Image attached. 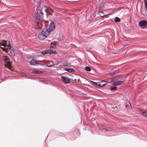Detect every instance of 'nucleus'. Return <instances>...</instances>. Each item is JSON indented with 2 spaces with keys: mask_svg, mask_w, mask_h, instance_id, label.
Segmentation results:
<instances>
[{
  "mask_svg": "<svg viewBox=\"0 0 147 147\" xmlns=\"http://www.w3.org/2000/svg\"><path fill=\"white\" fill-rule=\"evenodd\" d=\"M55 27V24L53 22H51L48 27L46 28L40 33L38 37L40 40H43L50 34V32L53 31Z\"/></svg>",
  "mask_w": 147,
  "mask_h": 147,
  "instance_id": "f257e3e1",
  "label": "nucleus"
},
{
  "mask_svg": "<svg viewBox=\"0 0 147 147\" xmlns=\"http://www.w3.org/2000/svg\"><path fill=\"white\" fill-rule=\"evenodd\" d=\"M43 8H37L36 9V16H35V22L37 23L41 22L42 21V19L43 18V13L42 12Z\"/></svg>",
  "mask_w": 147,
  "mask_h": 147,
  "instance_id": "f03ea898",
  "label": "nucleus"
},
{
  "mask_svg": "<svg viewBox=\"0 0 147 147\" xmlns=\"http://www.w3.org/2000/svg\"><path fill=\"white\" fill-rule=\"evenodd\" d=\"M139 24L142 29L147 28V21L146 20L140 21L139 22Z\"/></svg>",
  "mask_w": 147,
  "mask_h": 147,
  "instance_id": "7ed1b4c3",
  "label": "nucleus"
},
{
  "mask_svg": "<svg viewBox=\"0 0 147 147\" xmlns=\"http://www.w3.org/2000/svg\"><path fill=\"white\" fill-rule=\"evenodd\" d=\"M61 79L62 81L65 84H69L71 82L70 78H67L66 76H61Z\"/></svg>",
  "mask_w": 147,
  "mask_h": 147,
  "instance_id": "20e7f679",
  "label": "nucleus"
},
{
  "mask_svg": "<svg viewBox=\"0 0 147 147\" xmlns=\"http://www.w3.org/2000/svg\"><path fill=\"white\" fill-rule=\"evenodd\" d=\"M3 60L5 63H6V64L4 65L5 67H7L9 69V68L7 65L8 64L9 62V58L8 57L7 55H5L3 56Z\"/></svg>",
  "mask_w": 147,
  "mask_h": 147,
  "instance_id": "39448f33",
  "label": "nucleus"
},
{
  "mask_svg": "<svg viewBox=\"0 0 147 147\" xmlns=\"http://www.w3.org/2000/svg\"><path fill=\"white\" fill-rule=\"evenodd\" d=\"M6 41H2L0 42V48L3 51H5L7 49L5 48Z\"/></svg>",
  "mask_w": 147,
  "mask_h": 147,
  "instance_id": "423d86ee",
  "label": "nucleus"
},
{
  "mask_svg": "<svg viewBox=\"0 0 147 147\" xmlns=\"http://www.w3.org/2000/svg\"><path fill=\"white\" fill-rule=\"evenodd\" d=\"M30 63L31 65H37L40 64L36 62L34 59H33L32 60H31L30 62Z\"/></svg>",
  "mask_w": 147,
  "mask_h": 147,
  "instance_id": "0eeeda50",
  "label": "nucleus"
},
{
  "mask_svg": "<svg viewBox=\"0 0 147 147\" xmlns=\"http://www.w3.org/2000/svg\"><path fill=\"white\" fill-rule=\"evenodd\" d=\"M140 114L143 116L147 117V112L143 110H142L140 111Z\"/></svg>",
  "mask_w": 147,
  "mask_h": 147,
  "instance_id": "6e6552de",
  "label": "nucleus"
},
{
  "mask_svg": "<svg viewBox=\"0 0 147 147\" xmlns=\"http://www.w3.org/2000/svg\"><path fill=\"white\" fill-rule=\"evenodd\" d=\"M101 6H100V5H99L98 9V11L99 13H100L101 14L100 15V16L101 17H103L105 15H104V13L102 11H100V9H101Z\"/></svg>",
  "mask_w": 147,
  "mask_h": 147,
  "instance_id": "1a4fd4ad",
  "label": "nucleus"
},
{
  "mask_svg": "<svg viewBox=\"0 0 147 147\" xmlns=\"http://www.w3.org/2000/svg\"><path fill=\"white\" fill-rule=\"evenodd\" d=\"M64 70L65 71H67L68 72H74L75 71V70L74 69L71 68H64Z\"/></svg>",
  "mask_w": 147,
  "mask_h": 147,
  "instance_id": "9d476101",
  "label": "nucleus"
},
{
  "mask_svg": "<svg viewBox=\"0 0 147 147\" xmlns=\"http://www.w3.org/2000/svg\"><path fill=\"white\" fill-rule=\"evenodd\" d=\"M56 43L57 42L56 41L52 42L50 43V47L51 48H53L54 47H55L57 44Z\"/></svg>",
  "mask_w": 147,
  "mask_h": 147,
  "instance_id": "9b49d317",
  "label": "nucleus"
},
{
  "mask_svg": "<svg viewBox=\"0 0 147 147\" xmlns=\"http://www.w3.org/2000/svg\"><path fill=\"white\" fill-rule=\"evenodd\" d=\"M48 53L50 54H56L57 53L55 50L48 49Z\"/></svg>",
  "mask_w": 147,
  "mask_h": 147,
  "instance_id": "f8f14e48",
  "label": "nucleus"
},
{
  "mask_svg": "<svg viewBox=\"0 0 147 147\" xmlns=\"http://www.w3.org/2000/svg\"><path fill=\"white\" fill-rule=\"evenodd\" d=\"M119 71V69H118L114 71L112 70L110 72V74L112 75L115 74H116Z\"/></svg>",
  "mask_w": 147,
  "mask_h": 147,
  "instance_id": "ddd939ff",
  "label": "nucleus"
},
{
  "mask_svg": "<svg viewBox=\"0 0 147 147\" xmlns=\"http://www.w3.org/2000/svg\"><path fill=\"white\" fill-rule=\"evenodd\" d=\"M43 73V71H41L34 70L31 72V73H35L40 74Z\"/></svg>",
  "mask_w": 147,
  "mask_h": 147,
  "instance_id": "4468645a",
  "label": "nucleus"
},
{
  "mask_svg": "<svg viewBox=\"0 0 147 147\" xmlns=\"http://www.w3.org/2000/svg\"><path fill=\"white\" fill-rule=\"evenodd\" d=\"M10 53L13 56H16L17 55V53H16V50L14 48H13V49H12L10 51Z\"/></svg>",
  "mask_w": 147,
  "mask_h": 147,
  "instance_id": "2eb2a0df",
  "label": "nucleus"
},
{
  "mask_svg": "<svg viewBox=\"0 0 147 147\" xmlns=\"http://www.w3.org/2000/svg\"><path fill=\"white\" fill-rule=\"evenodd\" d=\"M124 82V80L123 81H121L120 80H117L116 83H117V85H119L123 83Z\"/></svg>",
  "mask_w": 147,
  "mask_h": 147,
  "instance_id": "dca6fc26",
  "label": "nucleus"
},
{
  "mask_svg": "<svg viewBox=\"0 0 147 147\" xmlns=\"http://www.w3.org/2000/svg\"><path fill=\"white\" fill-rule=\"evenodd\" d=\"M7 42H6V46H5V48H7V49H11V45L9 43L7 44V45H6Z\"/></svg>",
  "mask_w": 147,
  "mask_h": 147,
  "instance_id": "f3484780",
  "label": "nucleus"
},
{
  "mask_svg": "<svg viewBox=\"0 0 147 147\" xmlns=\"http://www.w3.org/2000/svg\"><path fill=\"white\" fill-rule=\"evenodd\" d=\"M117 77V80H120L121 81H123V77L121 76H120V75L118 76H116Z\"/></svg>",
  "mask_w": 147,
  "mask_h": 147,
  "instance_id": "a211bd4d",
  "label": "nucleus"
},
{
  "mask_svg": "<svg viewBox=\"0 0 147 147\" xmlns=\"http://www.w3.org/2000/svg\"><path fill=\"white\" fill-rule=\"evenodd\" d=\"M120 18L118 17H116L114 19V21L115 22H120Z\"/></svg>",
  "mask_w": 147,
  "mask_h": 147,
  "instance_id": "6ab92c4d",
  "label": "nucleus"
},
{
  "mask_svg": "<svg viewBox=\"0 0 147 147\" xmlns=\"http://www.w3.org/2000/svg\"><path fill=\"white\" fill-rule=\"evenodd\" d=\"M110 89L111 91L116 90L117 88L116 86H113L111 87Z\"/></svg>",
  "mask_w": 147,
  "mask_h": 147,
  "instance_id": "aec40b11",
  "label": "nucleus"
},
{
  "mask_svg": "<svg viewBox=\"0 0 147 147\" xmlns=\"http://www.w3.org/2000/svg\"><path fill=\"white\" fill-rule=\"evenodd\" d=\"M100 83H101L102 85H104V86H105L108 83V82L107 81H100Z\"/></svg>",
  "mask_w": 147,
  "mask_h": 147,
  "instance_id": "412c9836",
  "label": "nucleus"
},
{
  "mask_svg": "<svg viewBox=\"0 0 147 147\" xmlns=\"http://www.w3.org/2000/svg\"><path fill=\"white\" fill-rule=\"evenodd\" d=\"M42 53L43 55H45L47 53H48V50H45L42 51Z\"/></svg>",
  "mask_w": 147,
  "mask_h": 147,
  "instance_id": "4be33fe9",
  "label": "nucleus"
},
{
  "mask_svg": "<svg viewBox=\"0 0 147 147\" xmlns=\"http://www.w3.org/2000/svg\"><path fill=\"white\" fill-rule=\"evenodd\" d=\"M85 69L86 71H90L91 70L89 66H86L85 67Z\"/></svg>",
  "mask_w": 147,
  "mask_h": 147,
  "instance_id": "5701e85b",
  "label": "nucleus"
},
{
  "mask_svg": "<svg viewBox=\"0 0 147 147\" xmlns=\"http://www.w3.org/2000/svg\"><path fill=\"white\" fill-rule=\"evenodd\" d=\"M96 86H99V87H103L104 86V85H102L101 83H100L99 82H97Z\"/></svg>",
  "mask_w": 147,
  "mask_h": 147,
  "instance_id": "b1692460",
  "label": "nucleus"
},
{
  "mask_svg": "<svg viewBox=\"0 0 147 147\" xmlns=\"http://www.w3.org/2000/svg\"><path fill=\"white\" fill-rule=\"evenodd\" d=\"M69 62H67V61H65L63 63V65L65 66H67L69 65Z\"/></svg>",
  "mask_w": 147,
  "mask_h": 147,
  "instance_id": "393cba45",
  "label": "nucleus"
},
{
  "mask_svg": "<svg viewBox=\"0 0 147 147\" xmlns=\"http://www.w3.org/2000/svg\"><path fill=\"white\" fill-rule=\"evenodd\" d=\"M102 132L109 131V130L105 128H101L100 129Z\"/></svg>",
  "mask_w": 147,
  "mask_h": 147,
  "instance_id": "a878e982",
  "label": "nucleus"
},
{
  "mask_svg": "<svg viewBox=\"0 0 147 147\" xmlns=\"http://www.w3.org/2000/svg\"><path fill=\"white\" fill-rule=\"evenodd\" d=\"M91 82H92V84H94L96 86V85H97V82H94V81H91Z\"/></svg>",
  "mask_w": 147,
  "mask_h": 147,
  "instance_id": "bb28decb",
  "label": "nucleus"
},
{
  "mask_svg": "<svg viewBox=\"0 0 147 147\" xmlns=\"http://www.w3.org/2000/svg\"><path fill=\"white\" fill-rule=\"evenodd\" d=\"M47 67H53V65H46Z\"/></svg>",
  "mask_w": 147,
  "mask_h": 147,
  "instance_id": "cd10ccee",
  "label": "nucleus"
},
{
  "mask_svg": "<svg viewBox=\"0 0 147 147\" xmlns=\"http://www.w3.org/2000/svg\"><path fill=\"white\" fill-rule=\"evenodd\" d=\"M144 3L146 5H147V0H144Z\"/></svg>",
  "mask_w": 147,
  "mask_h": 147,
  "instance_id": "c85d7f7f",
  "label": "nucleus"
},
{
  "mask_svg": "<svg viewBox=\"0 0 147 147\" xmlns=\"http://www.w3.org/2000/svg\"><path fill=\"white\" fill-rule=\"evenodd\" d=\"M113 84L114 85L117 86V85L116 83V81H115Z\"/></svg>",
  "mask_w": 147,
  "mask_h": 147,
  "instance_id": "c756f323",
  "label": "nucleus"
},
{
  "mask_svg": "<svg viewBox=\"0 0 147 147\" xmlns=\"http://www.w3.org/2000/svg\"><path fill=\"white\" fill-rule=\"evenodd\" d=\"M117 107H115L114 108V109L115 110H117Z\"/></svg>",
  "mask_w": 147,
  "mask_h": 147,
  "instance_id": "7c9ffc66",
  "label": "nucleus"
},
{
  "mask_svg": "<svg viewBox=\"0 0 147 147\" xmlns=\"http://www.w3.org/2000/svg\"><path fill=\"white\" fill-rule=\"evenodd\" d=\"M128 103H129V104L130 106V107H131V104L130 103V102L129 101V100H128Z\"/></svg>",
  "mask_w": 147,
  "mask_h": 147,
  "instance_id": "2f4dec72",
  "label": "nucleus"
},
{
  "mask_svg": "<svg viewBox=\"0 0 147 147\" xmlns=\"http://www.w3.org/2000/svg\"><path fill=\"white\" fill-rule=\"evenodd\" d=\"M40 81L41 82H44L45 83V82L43 80H40Z\"/></svg>",
  "mask_w": 147,
  "mask_h": 147,
  "instance_id": "473e14b6",
  "label": "nucleus"
},
{
  "mask_svg": "<svg viewBox=\"0 0 147 147\" xmlns=\"http://www.w3.org/2000/svg\"><path fill=\"white\" fill-rule=\"evenodd\" d=\"M145 8L146 9H147V5H145Z\"/></svg>",
  "mask_w": 147,
  "mask_h": 147,
  "instance_id": "72a5a7b5",
  "label": "nucleus"
},
{
  "mask_svg": "<svg viewBox=\"0 0 147 147\" xmlns=\"http://www.w3.org/2000/svg\"><path fill=\"white\" fill-rule=\"evenodd\" d=\"M128 106V105H125V106H126V107H127Z\"/></svg>",
  "mask_w": 147,
  "mask_h": 147,
  "instance_id": "f704fd0d",
  "label": "nucleus"
},
{
  "mask_svg": "<svg viewBox=\"0 0 147 147\" xmlns=\"http://www.w3.org/2000/svg\"><path fill=\"white\" fill-rule=\"evenodd\" d=\"M59 62H57V64H58L59 63Z\"/></svg>",
  "mask_w": 147,
  "mask_h": 147,
  "instance_id": "c9c22d12",
  "label": "nucleus"
},
{
  "mask_svg": "<svg viewBox=\"0 0 147 147\" xmlns=\"http://www.w3.org/2000/svg\"><path fill=\"white\" fill-rule=\"evenodd\" d=\"M2 81H0V83H1V82H2Z\"/></svg>",
  "mask_w": 147,
  "mask_h": 147,
  "instance_id": "e433bc0d",
  "label": "nucleus"
},
{
  "mask_svg": "<svg viewBox=\"0 0 147 147\" xmlns=\"http://www.w3.org/2000/svg\"><path fill=\"white\" fill-rule=\"evenodd\" d=\"M47 137H48V136H47V138H46H46H47Z\"/></svg>",
  "mask_w": 147,
  "mask_h": 147,
  "instance_id": "4c0bfd02",
  "label": "nucleus"
},
{
  "mask_svg": "<svg viewBox=\"0 0 147 147\" xmlns=\"http://www.w3.org/2000/svg\"><path fill=\"white\" fill-rule=\"evenodd\" d=\"M46 13H47V11H46Z\"/></svg>",
  "mask_w": 147,
  "mask_h": 147,
  "instance_id": "58836bf2",
  "label": "nucleus"
}]
</instances>
